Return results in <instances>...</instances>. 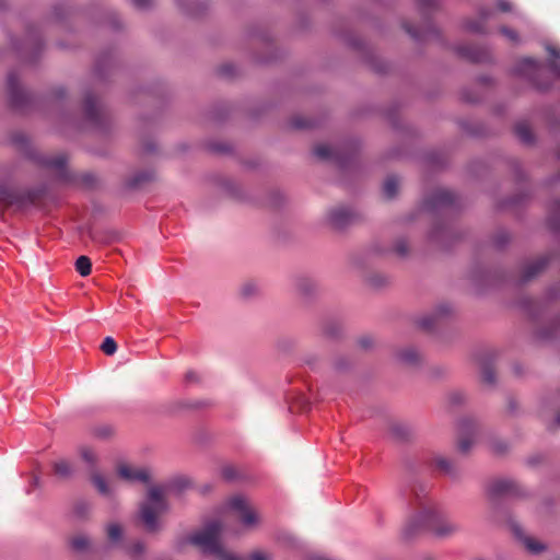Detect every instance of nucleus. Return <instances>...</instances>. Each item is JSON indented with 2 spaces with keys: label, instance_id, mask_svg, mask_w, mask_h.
I'll return each mask as SVG.
<instances>
[{
  "label": "nucleus",
  "instance_id": "obj_31",
  "mask_svg": "<svg viewBox=\"0 0 560 560\" xmlns=\"http://www.w3.org/2000/svg\"><path fill=\"white\" fill-rule=\"evenodd\" d=\"M122 529L119 524L112 523L107 526V536L112 541H118L121 538Z\"/></svg>",
  "mask_w": 560,
  "mask_h": 560
},
{
  "label": "nucleus",
  "instance_id": "obj_45",
  "mask_svg": "<svg viewBox=\"0 0 560 560\" xmlns=\"http://www.w3.org/2000/svg\"><path fill=\"white\" fill-rule=\"evenodd\" d=\"M359 343L362 348H368L371 345L370 338L363 337L360 338Z\"/></svg>",
  "mask_w": 560,
  "mask_h": 560
},
{
  "label": "nucleus",
  "instance_id": "obj_46",
  "mask_svg": "<svg viewBox=\"0 0 560 560\" xmlns=\"http://www.w3.org/2000/svg\"><path fill=\"white\" fill-rule=\"evenodd\" d=\"M254 290H255V287H254V285H252V284L244 285V287H243V294H244V295H248V294H250V292H252V291H254Z\"/></svg>",
  "mask_w": 560,
  "mask_h": 560
},
{
  "label": "nucleus",
  "instance_id": "obj_50",
  "mask_svg": "<svg viewBox=\"0 0 560 560\" xmlns=\"http://www.w3.org/2000/svg\"><path fill=\"white\" fill-rule=\"evenodd\" d=\"M491 448H492V452H493V451L503 452V450H502L501 447H499V446L494 445L493 443H492V445H491Z\"/></svg>",
  "mask_w": 560,
  "mask_h": 560
},
{
  "label": "nucleus",
  "instance_id": "obj_34",
  "mask_svg": "<svg viewBox=\"0 0 560 560\" xmlns=\"http://www.w3.org/2000/svg\"><path fill=\"white\" fill-rule=\"evenodd\" d=\"M475 444V440L472 438H462L458 441V448L462 453H468L472 445Z\"/></svg>",
  "mask_w": 560,
  "mask_h": 560
},
{
  "label": "nucleus",
  "instance_id": "obj_2",
  "mask_svg": "<svg viewBox=\"0 0 560 560\" xmlns=\"http://www.w3.org/2000/svg\"><path fill=\"white\" fill-rule=\"evenodd\" d=\"M427 530L436 537L448 538L460 530V525L446 517L434 502L418 497L416 511L407 518L401 535L409 540Z\"/></svg>",
  "mask_w": 560,
  "mask_h": 560
},
{
  "label": "nucleus",
  "instance_id": "obj_37",
  "mask_svg": "<svg viewBox=\"0 0 560 560\" xmlns=\"http://www.w3.org/2000/svg\"><path fill=\"white\" fill-rule=\"evenodd\" d=\"M404 27L406 30V32L413 38L416 39H422L424 38L425 36L422 35L416 27H413L412 25L408 24V23H405L404 24Z\"/></svg>",
  "mask_w": 560,
  "mask_h": 560
},
{
  "label": "nucleus",
  "instance_id": "obj_16",
  "mask_svg": "<svg viewBox=\"0 0 560 560\" xmlns=\"http://www.w3.org/2000/svg\"><path fill=\"white\" fill-rule=\"evenodd\" d=\"M92 485L96 488L97 492L104 497H112L116 489L113 481H108L102 474L93 472L90 477Z\"/></svg>",
  "mask_w": 560,
  "mask_h": 560
},
{
  "label": "nucleus",
  "instance_id": "obj_24",
  "mask_svg": "<svg viewBox=\"0 0 560 560\" xmlns=\"http://www.w3.org/2000/svg\"><path fill=\"white\" fill-rule=\"evenodd\" d=\"M399 358L402 362L413 365L420 362L421 355L416 349L408 348L400 351Z\"/></svg>",
  "mask_w": 560,
  "mask_h": 560
},
{
  "label": "nucleus",
  "instance_id": "obj_40",
  "mask_svg": "<svg viewBox=\"0 0 560 560\" xmlns=\"http://www.w3.org/2000/svg\"><path fill=\"white\" fill-rule=\"evenodd\" d=\"M222 475L226 480H232L236 477V470L233 467H224Z\"/></svg>",
  "mask_w": 560,
  "mask_h": 560
},
{
  "label": "nucleus",
  "instance_id": "obj_32",
  "mask_svg": "<svg viewBox=\"0 0 560 560\" xmlns=\"http://www.w3.org/2000/svg\"><path fill=\"white\" fill-rule=\"evenodd\" d=\"M102 351L107 355H113L117 350V343L112 337H106L101 346Z\"/></svg>",
  "mask_w": 560,
  "mask_h": 560
},
{
  "label": "nucleus",
  "instance_id": "obj_49",
  "mask_svg": "<svg viewBox=\"0 0 560 560\" xmlns=\"http://www.w3.org/2000/svg\"><path fill=\"white\" fill-rule=\"evenodd\" d=\"M231 69H232V67H231V66H224V67H222V71H223L224 73H226V74H228V73H230Z\"/></svg>",
  "mask_w": 560,
  "mask_h": 560
},
{
  "label": "nucleus",
  "instance_id": "obj_28",
  "mask_svg": "<svg viewBox=\"0 0 560 560\" xmlns=\"http://www.w3.org/2000/svg\"><path fill=\"white\" fill-rule=\"evenodd\" d=\"M91 511V504L86 501H77L73 505V514L78 518H84Z\"/></svg>",
  "mask_w": 560,
  "mask_h": 560
},
{
  "label": "nucleus",
  "instance_id": "obj_42",
  "mask_svg": "<svg viewBox=\"0 0 560 560\" xmlns=\"http://www.w3.org/2000/svg\"><path fill=\"white\" fill-rule=\"evenodd\" d=\"M292 125H293V127L299 128V129L306 128L310 126V124L304 118H300V117L294 118L292 120Z\"/></svg>",
  "mask_w": 560,
  "mask_h": 560
},
{
  "label": "nucleus",
  "instance_id": "obj_35",
  "mask_svg": "<svg viewBox=\"0 0 560 560\" xmlns=\"http://www.w3.org/2000/svg\"><path fill=\"white\" fill-rule=\"evenodd\" d=\"M495 9L500 12L508 13L513 10V4L510 0H495Z\"/></svg>",
  "mask_w": 560,
  "mask_h": 560
},
{
  "label": "nucleus",
  "instance_id": "obj_20",
  "mask_svg": "<svg viewBox=\"0 0 560 560\" xmlns=\"http://www.w3.org/2000/svg\"><path fill=\"white\" fill-rule=\"evenodd\" d=\"M515 133L518 137V139L524 143H530L534 140V136L530 129V126L525 122L521 121L515 125Z\"/></svg>",
  "mask_w": 560,
  "mask_h": 560
},
{
  "label": "nucleus",
  "instance_id": "obj_41",
  "mask_svg": "<svg viewBox=\"0 0 560 560\" xmlns=\"http://www.w3.org/2000/svg\"><path fill=\"white\" fill-rule=\"evenodd\" d=\"M502 34L504 36H506L509 39H511L512 42H516L518 39V35L517 33L514 31V30H511V28H506V27H503L501 30Z\"/></svg>",
  "mask_w": 560,
  "mask_h": 560
},
{
  "label": "nucleus",
  "instance_id": "obj_51",
  "mask_svg": "<svg viewBox=\"0 0 560 560\" xmlns=\"http://www.w3.org/2000/svg\"><path fill=\"white\" fill-rule=\"evenodd\" d=\"M56 93L58 94V96H61L63 95L65 91L62 89H59L56 91Z\"/></svg>",
  "mask_w": 560,
  "mask_h": 560
},
{
  "label": "nucleus",
  "instance_id": "obj_22",
  "mask_svg": "<svg viewBox=\"0 0 560 560\" xmlns=\"http://www.w3.org/2000/svg\"><path fill=\"white\" fill-rule=\"evenodd\" d=\"M434 464H435L436 469H439L441 472H443L445 475L455 477L457 474V470H456L453 462L447 458L439 457L435 459Z\"/></svg>",
  "mask_w": 560,
  "mask_h": 560
},
{
  "label": "nucleus",
  "instance_id": "obj_38",
  "mask_svg": "<svg viewBox=\"0 0 560 560\" xmlns=\"http://www.w3.org/2000/svg\"><path fill=\"white\" fill-rule=\"evenodd\" d=\"M395 252L399 256H405L408 253V245L405 241H398L395 245Z\"/></svg>",
  "mask_w": 560,
  "mask_h": 560
},
{
  "label": "nucleus",
  "instance_id": "obj_5",
  "mask_svg": "<svg viewBox=\"0 0 560 560\" xmlns=\"http://www.w3.org/2000/svg\"><path fill=\"white\" fill-rule=\"evenodd\" d=\"M516 71L527 78L539 91H547L551 88V82L544 78L542 65L533 58L521 59L517 62Z\"/></svg>",
  "mask_w": 560,
  "mask_h": 560
},
{
  "label": "nucleus",
  "instance_id": "obj_15",
  "mask_svg": "<svg viewBox=\"0 0 560 560\" xmlns=\"http://www.w3.org/2000/svg\"><path fill=\"white\" fill-rule=\"evenodd\" d=\"M457 52L471 62H481L487 58V49L476 45H462Z\"/></svg>",
  "mask_w": 560,
  "mask_h": 560
},
{
  "label": "nucleus",
  "instance_id": "obj_39",
  "mask_svg": "<svg viewBox=\"0 0 560 560\" xmlns=\"http://www.w3.org/2000/svg\"><path fill=\"white\" fill-rule=\"evenodd\" d=\"M144 549H145V546L143 542L141 541H137L135 542L131 548H130V552L133 555V556H140L144 552Z\"/></svg>",
  "mask_w": 560,
  "mask_h": 560
},
{
  "label": "nucleus",
  "instance_id": "obj_6",
  "mask_svg": "<svg viewBox=\"0 0 560 560\" xmlns=\"http://www.w3.org/2000/svg\"><path fill=\"white\" fill-rule=\"evenodd\" d=\"M116 470L118 477L128 482L147 483L150 480V472L144 467H135L128 464H119Z\"/></svg>",
  "mask_w": 560,
  "mask_h": 560
},
{
  "label": "nucleus",
  "instance_id": "obj_14",
  "mask_svg": "<svg viewBox=\"0 0 560 560\" xmlns=\"http://www.w3.org/2000/svg\"><path fill=\"white\" fill-rule=\"evenodd\" d=\"M44 164L58 172V176L63 182H70L71 177L67 171V156L63 153H59L52 158L45 160Z\"/></svg>",
  "mask_w": 560,
  "mask_h": 560
},
{
  "label": "nucleus",
  "instance_id": "obj_26",
  "mask_svg": "<svg viewBox=\"0 0 560 560\" xmlns=\"http://www.w3.org/2000/svg\"><path fill=\"white\" fill-rule=\"evenodd\" d=\"M75 270L82 276L86 277L92 271V262L88 256H80L75 261Z\"/></svg>",
  "mask_w": 560,
  "mask_h": 560
},
{
  "label": "nucleus",
  "instance_id": "obj_21",
  "mask_svg": "<svg viewBox=\"0 0 560 560\" xmlns=\"http://www.w3.org/2000/svg\"><path fill=\"white\" fill-rule=\"evenodd\" d=\"M513 530H514V534L523 540L525 547L530 551V552H534V553H537V552H540L544 547L542 545H540L538 541H536L535 539L530 538V537H523L522 535V530L518 526H514L513 527Z\"/></svg>",
  "mask_w": 560,
  "mask_h": 560
},
{
  "label": "nucleus",
  "instance_id": "obj_33",
  "mask_svg": "<svg viewBox=\"0 0 560 560\" xmlns=\"http://www.w3.org/2000/svg\"><path fill=\"white\" fill-rule=\"evenodd\" d=\"M80 454L83 460L89 464H94L96 462V455L92 448L84 446L80 450Z\"/></svg>",
  "mask_w": 560,
  "mask_h": 560
},
{
  "label": "nucleus",
  "instance_id": "obj_52",
  "mask_svg": "<svg viewBox=\"0 0 560 560\" xmlns=\"http://www.w3.org/2000/svg\"><path fill=\"white\" fill-rule=\"evenodd\" d=\"M109 433H110V431L106 430L105 432H102V433H98V434L105 436V435H108Z\"/></svg>",
  "mask_w": 560,
  "mask_h": 560
},
{
  "label": "nucleus",
  "instance_id": "obj_4",
  "mask_svg": "<svg viewBox=\"0 0 560 560\" xmlns=\"http://www.w3.org/2000/svg\"><path fill=\"white\" fill-rule=\"evenodd\" d=\"M37 195L33 190H22L0 185V207L22 209L35 203Z\"/></svg>",
  "mask_w": 560,
  "mask_h": 560
},
{
  "label": "nucleus",
  "instance_id": "obj_53",
  "mask_svg": "<svg viewBox=\"0 0 560 560\" xmlns=\"http://www.w3.org/2000/svg\"><path fill=\"white\" fill-rule=\"evenodd\" d=\"M557 422L560 424V415L557 418Z\"/></svg>",
  "mask_w": 560,
  "mask_h": 560
},
{
  "label": "nucleus",
  "instance_id": "obj_25",
  "mask_svg": "<svg viewBox=\"0 0 560 560\" xmlns=\"http://www.w3.org/2000/svg\"><path fill=\"white\" fill-rule=\"evenodd\" d=\"M547 50H548V54L551 58V60L549 61V68L551 70V72L560 79V65L557 62V59L560 58V51L552 47V46H548L547 47Z\"/></svg>",
  "mask_w": 560,
  "mask_h": 560
},
{
  "label": "nucleus",
  "instance_id": "obj_11",
  "mask_svg": "<svg viewBox=\"0 0 560 560\" xmlns=\"http://www.w3.org/2000/svg\"><path fill=\"white\" fill-rule=\"evenodd\" d=\"M85 118L94 126H101L103 122V109L96 98L92 94L84 97Z\"/></svg>",
  "mask_w": 560,
  "mask_h": 560
},
{
  "label": "nucleus",
  "instance_id": "obj_12",
  "mask_svg": "<svg viewBox=\"0 0 560 560\" xmlns=\"http://www.w3.org/2000/svg\"><path fill=\"white\" fill-rule=\"evenodd\" d=\"M472 361L476 366L480 370V377L485 384L490 383V361L488 351L476 349L472 352Z\"/></svg>",
  "mask_w": 560,
  "mask_h": 560
},
{
  "label": "nucleus",
  "instance_id": "obj_7",
  "mask_svg": "<svg viewBox=\"0 0 560 560\" xmlns=\"http://www.w3.org/2000/svg\"><path fill=\"white\" fill-rule=\"evenodd\" d=\"M354 220V211L347 207H336L328 212V222L335 229H343Z\"/></svg>",
  "mask_w": 560,
  "mask_h": 560
},
{
  "label": "nucleus",
  "instance_id": "obj_23",
  "mask_svg": "<svg viewBox=\"0 0 560 560\" xmlns=\"http://www.w3.org/2000/svg\"><path fill=\"white\" fill-rule=\"evenodd\" d=\"M514 486L512 482L504 479H494L492 480V495L493 494H504L509 493L513 490Z\"/></svg>",
  "mask_w": 560,
  "mask_h": 560
},
{
  "label": "nucleus",
  "instance_id": "obj_8",
  "mask_svg": "<svg viewBox=\"0 0 560 560\" xmlns=\"http://www.w3.org/2000/svg\"><path fill=\"white\" fill-rule=\"evenodd\" d=\"M470 276L475 281H485L488 278V250L476 252L472 258Z\"/></svg>",
  "mask_w": 560,
  "mask_h": 560
},
{
  "label": "nucleus",
  "instance_id": "obj_13",
  "mask_svg": "<svg viewBox=\"0 0 560 560\" xmlns=\"http://www.w3.org/2000/svg\"><path fill=\"white\" fill-rule=\"evenodd\" d=\"M455 201V195L447 189H436L432 192L430 198L425 201L429 208H440L450 206Z\"/></svg>",
  "mask_w": 560,
  "mask_h": 560
},
{
  "label": "nucleus",
  "instance_id": "obj_27",
  "mask_svg": "<svg viewBox=\"0 0 560 560\" xmlns=\"http://www.w3.org/2000/svg\"><path fill=\"white\" fill-rule=\"evenodd\" d=\"M467 27L471 32L483 33L488 28V16L487 14H481L477 21H470L467 24Z\"/></svg>",
  "mask_w": 560,
  "mask_h": 560
},
{
  "label": "nucleus",
  "instance_id": "obj_44",
  "mask_svg": "<svg viewBox=\"0 0 560 560\" xmlns=\"http://www.w3.org/2000/svg\"><path fill=\"white\" fill-rule=\"evenodd\" d=\"M133 1V4L139 8V9H145L148 8L152 0H132Z\"/></svg>",
  "mask_w": 560,
  "mask_h": 560
},
{
  "label": "nucleus",
  "instance_id": "obj_19",
  "mask_svg": "<svg viewBox=\"0 0 560 560\" xmlns=\"http://www.w3.org/2000/svg\"><path fill=\"white\" fill-rule=\"evenodd\" d=\"M399 188V179L395 175L388 176L383 184V194L387 199H393Z\"/></svg>",
  "mask_w": 560,
  "mask_h": 560
},
{
  "label": "nucleus",
  "instance_id": "obj_17",
  "mask_svg": "<svg viewBox=\"0 0 560 560\" xmlns=\"http://www.w3.org/2000/svg\"><path fill=\"white\" fill-rule=\"evenodd\" d=\"M548 264L547 257H540L529 264L523 269L522 278L524 281H528L541 272Z\"/></svg>",
  "mask_w": 560,
  "mask_h": 560
},
{
  "label": "nucleus",
  "instance_id": "obj_30",
  "mask_svg": "<svg viewBox=\"0 0 560 560\" xmlns=\"http://www.w3.org/2000/svg\"><path fill=\"white\" fill-rule=\"evenodd\" d=\"M71 546L77 551H84L90 546V540L83 535H78L71 539Z\"/></svg>",
  "mask_w": 560,
  "mask_h": 560
},
{
  "label": "nucleus",
  "instance_id": "obj_47",
  "mask_svg": "<svg viewBox=\"0 0 560 560\" xmlns=\"http://www.w3.org/2000/svg\"><path fill=\"white\" fill-rule=\"evenodd\" d=\"M553 212L560 221V200L556 201Z\"/></svg>",
  "mask_w": 560,
  "mask_h": 560
},
{
  "label": "nucleus",
  "instance_id": "obj_48",
  "mask_svg": "<svg viewBox=\"0 0 560 560\" xmlns=\"http://www.w3.org/2000/svg\"><path fill=\"white\" fill-rule=\"evenodd\" d=\"M195 378H196V375H195V373H194V372H188V373L186 374V380H187V381H194Z\"/></svg>",
  "mask_w": 560,
  "mask_h": 560
},
{
  "label": "nucleus",
  "instance_id": "obj_3",
  "mask_svg": "<svg viewBox=\"0 0 560 560\" xmlns=\"http://www.w3.org/2000/svg\"><path fill=\"white\" fill-rule=\"evenodd\" d=\"M168 510L165 490L154 486L148 490L147 501L140 505L139 516L147 532L155 533L161 526L159 516Z\"/></svg>",
  "mask_w": 560,
  "mask_h": 560
},
{
  "label": "nucleus",
  "instance_id": "obj_36",
  "mask_svg": "<svg viewBox=\"0 0 560 560\" xmlns=\"http://www.w3.org/2000/svg\"><path fill=\"white\" fill-rule=\"evenodd\" d=\"M421 11L425 12L439 5V0H417Z\"/></svg>",
  "mask_w": 560,
  "mask_h": 560
},
{
  "label": "nucleus",
  "instance_id": "obj_1",
  "mask_svg": "<svg viewBox=\"0 0 560 560\" xmlns=\"http://www.w3.org/2000/svg\"><path fill=\"white\" fill-rule=\"evenodd\" d=\"M231 517L238 520L246 529L254 528L260 521L258 512L248 500L244 497L235 495L228 500L223 518L207 523L203 529L189 537V542L200 548L203 552L214 555L221 560H243L228 553L219 541L220 534Z\"/></svg>",
  "mask_w": 560,
  "mask_h": 560
},
{
  "label": "nucleus",
  "instance_id": "obj_9",
  "mask_svg": "<svg viewBox=\"0 0 560 560\" xmlns=\"http://www.w3.org/2000/svg\"><path fill=\"white\" fill-rule=\"evenodd\" d=\"M452 313L453 306L450 303H441L434 308L432 314L422 316L418 324L421 328L430 330L435 326L438 320L447 317Z\"/></svg>",
  "mask_w": 560,
  "mask_h": 560
},
{
  "label": "nucleus",
  "instance_id": "obj_10",
  "mask_svg": "<svg viewBox=\"0 0 560 560\" xmlns=\"http://www.w3.org/2000/svg\"><path fill=\"white\" fill-rule=\"evenodd\" d=\"M7 85L11 104L16 108L22 107L27 101V95L20 86L19 78L15 72H10L8 74Z\"/></svg>",
  "mask_w": 560,
  "mask_h": 560
},
{
  "label": "nucleus",
  "instance_id": "obj_18",
  "mask_svg": "<svg viewBox=\"0 0 560 560\" xmlns=\"http://www.w3.org/2000/svg\"><path fill=\"white\" fill-rule=\"evenodd\" d=\"M54 474L60 479H69L74 472L72 463L67 459H58L52 464Z\"/></svg>",
  "mask_w": 560,
  "mask_h": 560
},
{
  "label": "nucleus",
  "instance_id": "obj_43",
  "mask_svg": "<svg viewBox=\"0 0 560 560\" xmlns=\"http://www.w3.org/2000/svg\"><path fill=\"white\" fill-rule=\"evenodd\" d=\"M249 558L250 560H269L268 555L262 551H254Z\"/></svg>",
  "mask_w": 560,
  "mask_h": 560
},
{
  "label": "nucleus",
  "instance_id": "obj_29",
  "mask_svg": "<svg viewBox=\"0 0 560 560\" xmlns=\"http://www.w3.org/2000/svg\"><path fill=\"white\" fill-rule=\"evenodd\" d=\"M313 152L319 160H329L334 155L331 148L327 144H317Z\"/></svg>",
  "mask_w": 560,
  "mask_h": 560
}]
</instances>
